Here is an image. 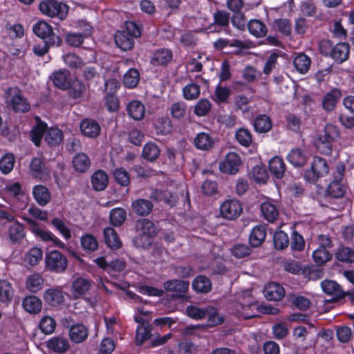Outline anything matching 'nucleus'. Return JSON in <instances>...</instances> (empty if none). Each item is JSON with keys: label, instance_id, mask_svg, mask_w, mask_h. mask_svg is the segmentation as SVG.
<instances>
[{"label": "nucleus", "instance_id": "nucleus-1", "mask_svg": "<svg viewBox=\"0 0 354 354\" xmlns=\"http://www.w3.org/2000/svg\"><path fill=\"white\" fill-rule=\"evenodd\" d=\"M37 124L30 132L32 142L37 147L40 145L41 140L44 136V140L50 146H57L63 140L62 131L58 128L47 129V125L39 117H36Z\"/></svg>", "mask_w": 354, "mask_h": 354}, {"label": "nucleus", "instance_id": "nucleus-2", "mask_svg": "<svg viewBox=\"0 0 354 354\" xmlns=\"http://www.w3.org/2000/svg\"><path fill=\"white\" fill-rule=\"evenodd\" d=\"M319 51L322 55L330 57L341 64L348 58L350 46L348 43L340 42L333 46L330 41L322 40L319 43Z\"/></svg>", "mask_w": 354, "mask_h": 354}, {"label": "nucleus", "instance_id": "nucleus-3", "mask_svg": "<svg viewBox=\"0 0 354 354\" xmlns=\"http://www.w3.org/2000/svg\"><path fill=\"white\" fill-rule=\"evenodd\" d=\"M8 105L16 113H26L30 109L28 100L17 87L9 88L6 91Z\"/></svg>", "mask_w": 354, "mask_h": 354}, {"label": "nucleus", "instance_id": "nucleus-4", "mask_svg": "<svg viewBox=\"0 0 354 354\" xmlns=\"http://www.w3.org/2000/svg\"><path fill=\"white\" fill-rule=\"evenodd\" d=\"M45 264L47 270L55 273H62L68 267V259L60 252L53 250L46 254Z\"/></svg>", "mask_w": 354, "mask_h": 354}, {"label": "nucleus", "instance_id": "nucleus-5", "mask_svg": "<svg viewBox=\"0 0 354 354\" xmlns=\"http://www.w3.org/2000/svg\"><path fill=\"white\" fill-rule=\"evenodd\" d=\"M39 10L50 17H57L63 19L68 13V6L56 0H43L39 3Z\"/></svg>", "mask_w": 354, "mask_h": 354}, {"label": "nucleus", "instance_id": "nucleus-6", "mask_svg": "<svg viewBox=\"0 0 354 354\" xmlns=\"http://www.w3.org/2000/svg\"><path fill=\"white\" fill-rule=\"evenodd\" d=\"M329 168L325 159L315 157L310 169L306 170L304 178L310 183H315L317 180L328 173Z\"/></svg>", "mask_w": 354, "mask_h": 354}, {"label": "nucleus", "instance_id": "nucleus-7", "mask_svg": "<svg viewBox=\"0 0 354 354\" xmlns=\"http://www.w3.org/2000/svg\"><path fill=\"white\" fill-rule=\"evenodd\" d=\"M34 32L47 43L50 44H55L57 46H61L62 39L56 35L52 27L44 21H40L35 24L33 26Z\"/></svg>", "mask_w": 354, "mask_h": 354}, {"label": "nucleus", "instance_id": "nucleus-8", "mask_svg": "<svg viewBox=\"0 0 354 354\" xmlns=\"http://www.w3.org/2000/svg\"><path fill=\"white\" fill-rule=\"evenodd\" d=\"M259 311L258 304L253 301L243 299L235 304L233 314L238 318L248 319L257 317V313Z\"/></svg>", "mask_w": 354, "mask_h": 354}, {"label": "nucleus", "instance_id": "nucleus-9", "mask_svg": "<svg viewBox=\"0 0 354 354\" xmlns=\"http://www.w3.org/2000/svg\"><path fill=\"white\" fill-rule=\"evenodd\" d=\"M24 220L30 225L31 232L39 237L44 241H52L55 246L64 248L66 245L59 239L54 236L50 231L45 230L40 227L39 225L33 219L24 217Z\"/></svg>", "mask_w": 354, "mask_h": 354}, {"label": "nucleus", "instance_id": "nucleus-10", "mask_svg": "<svg viewBox=\"0 0 354 354\" xmlns=\"http://www.w3.org/2000/svg\"><path fill=\"white\" fill-rule=\"evenodd\" d=\"M242 211L241 204L234 199L226 200L220 206V214L227 220L236 219L240 216Z\"/></svg>", "mask_w": 354, "mask_h": 354}, {"label": "nucleus", "instance_id": "nucleus-11", "mask_svg": "<svg viewBox=\"0 0 354 354\" xmlns=\"http://www.w3.org/2000/svg\"><path fill=\"white\" fill-rule=\"evenodd\" d=\"M241 164L240 156L235 152L228 153L225 159L219 162V169L223 174H235Z\"/></svg>", "mask_w": 354, "mask_h": 354}, {"label": "nucleus", "instance_id": "nucleus-12", "mask_svg": "<svg viewBox=\"0 0 354 354\" xmlns=\"http://www.w3.org/2000/svg\"><path fill=\"white\" fill-rule=\"evenodd\" d=\"M92 282L91 280L78 277L75 278L71 284V293L76 299L80 298L85 295L91 289Z\"/></svg>", "mask_w": 354, "mask_h": 354}, {"label": "nucleus", "instance_id": "nucleus-13", "mask_svg": "<svg viewBox=\"0 0 354 354\" xmlns=\"http://www.w3.org/2000/svg\"><path fill=\"white\" fill-rule=\"evenodd\" d=\"M43 298L46 303L53 307L60 306L64 302L62 289L58 286L46 290Z\"/></svg>", "mask_w": 354, "mask_h": 354}, {"label": "nucleus", "instance_id": "nucleus-14", "mask_svg": "<svg viewBox=\"0 0 354 354\" xmlns=\"http://www.w3.org/2000/svg\"><path fill=\"white\" fill-rule=\"evenodd\" d=\"M153 208L151 200L138 198L132 201L131 209L133 214L138 216H146L151 214Z\"/></svg>", "mask_w": 354, "mask_h": 354}, {"label": "nucleus", "instance_id": "nucleus-15", "mask_svg": "<svg viewBox=\"0 0 354 354\" xmlns=\"http://www.w3.org/2000/svg\"><path fill=\"white\" fill-rule=\"evenodd\" d=\"M189 282L180 279H171L163 283V287L167 292L176 293V296L181 297L185 294L189 288Z\"/></svg>", "mask_w": 354, "mask_h": 354}, {"label": "nucleus", "instance_id": "nucleus-16", "mask_svg": "<svg viewBox=\"0 0 354 354\" xmlns=\"http://www.w3.org/2000/svg\"><path fill=\"white\" fill-rule=\"evenodd\" d=\"M321 286L323 291L326 294L332 295L333 297L332 299L333 301H337L346 296V292H344L341 288V286L335 281H323L321 283Z\"/></svg>", "mask_w": 354, "mask_h": 354}, {"label": "nucleus", "instance_id": "nucleus-17", "mask_svg": "<svg viewBox=\"0 0 354 354\" xmlns=\"http://www.w3.org/2000/svg\"><path fill=\"white\" fill-rule=\"evenodd\" d=\"M48 349L57 354L66 353L70 348L68 340L61 336L53 337L46 342Z\"/></svg>", "mask_w": 354, "mask_h": 354}, {"label": "nucleus", "instance_id": "nucleus-18", "mask_svg": "<svg viewBox=\"0 0 354 354\" xmlns=\"http://www.w3.org/2000/svg\"><path fill=\"white\" fill-rule=\"evenodd\" d=\"M68 335L70 339L73 342L80 344L87 339L88 336V329L82 324H75L70 327Z\"/></svg>", "mask_w": 354, "mask_h": 354}, {"label": "nucleus", "instance_id": "nucleus-19", "mask_svg": "<svg viewBox=\"0 0 354 354\" xmlns=\"http://www.w3.org/2000/svg\"><path fill=\"white\" fill-rule=\"evenodd\" d=\"M214 23L209 26V28L213 29V32H219L220 30H216L218 27L220 29H225L229 26L230 15L225 10H216L213 14Z\"/></svg>", "mask_w": 354, "mask_h": 354}, {"label": "nucleus", "instance_id": "nucleus-20", "mask_svg": "<svg viewBox=\"0 0 354 354\" xmlns=\"http://www.w3.org/2000/svg\"><path fill=\"white\" fill-rule=\"evenodd\" d=\"M80 129L86 136L96 138L100 135L101 128L95 120L86 118L82 121Z\"/></svg>", "mask_w": 354, "mask_h": 354}, {"label": "nucleus", "instance_id": "nucleus-21", "mask_svg": "<svg viewBox=\"0 0 354 354\" xmlns=\"http://www.w3.org/2000/svg\"><path fill=\"white\" fill-rule=\"evenodd\" d=\"M264 295L268 300L279 301L284 297L285 290L280 284L272 282L266 287Z\"/></svg>", "mask_w": 354, "mask_h": 354}, {"label": "nucleus", "instance_id": "nucleus-22", "mask_svg": "<svg viewBox=\"0 0 354 354\" xmlns=\"http://www.w3.org/2000/svg\"><path fill=\"white\" fill-rule=\"evenodd\" d=\"M109 183V177L107 174L101 169L95 171L91 176L92 187L95 191L104 190Z\"/></svg>", "mask_w": 354, "mask_h": 354}, {"label": "nucleus", "instance_id": "nucleus-23", "mask_svg": "<svg viewBox=\"0 0 354 354\" xmlns=\"http://www.w3.org/2000/svg\"><path fill=\"white\" fill-rule=\"evenodd\" d=\"M150 198L155 201H163L170 206H174L178 201V196L168 190H153L150 195Z\"/></svg>", "mask_w": 354, "mask_h": 354}, {"label": "nucleus", "instance_id": "nucleus-24", "mask_svg": "<svg viewBox=\"0 0 354 354\" xmlns=\"http://www.w3.org/2000/svg\"><path fill=\"white\" fill-rule=\"evenodd\" d=\"M116 45L123 50H129L133 48L134 45L133 37L126 31H118L115 35Z\"/></svg>", "mask_w": 354, "mask_h": 354}, {"label": "nucleus", "instance_id": "nucleus-25", "mask_svg": "<svg viewBox=\"0 0 354 354\" xmlns=\"http://www.w3.org/2000/svg\"><path fill=\"white\" fill-rule=\"evenodd\" d=\"M135 228L138 234H146L148 236H155L156 234L155 225L152 221L147 218L136 221Z\"/></svg>", "mask_w": 354, "mask_h": 354}, {"label": "nucleus", "instance_id": "nucleus-26", "mask_svg": "<svg viewBox=\"0 0 354 354\" xmlns=\"http://www.w3.org/2000/svg\"><path fill=\"white\" fill-rule=\"evenodd\" d=\"M346 191L345 185L339 179H335L328 185L326 195L334 198H342Z\"/></svg>", "mask_w": 354, "mask_h": 354}, {"label": "nucleus", "instance_id": "nucleus-27", "mask_svg": "<svg viewBox=\"0 0 354 354\" xmlns=\"http://www.w3.org/2000/svg\"><path fill=\"white\" fill-rule=\"evenodd\" d=\"M266 236V227L262 225H257L252 230L249 236V242L252 247L257 248L264 242Z\"/></svg>", "mask_w": 354, "mask_h": 354}, {"label": "nucleus", "instance_id": "nucleus-28", "mask_svg": "<svg viewBox=\"0 0 354 354\" xmlns=\"http://www.w3.org/2000/svg\"><path fill=\"white\" fill-rule=\"evenodd\" d=\"M44 279L37 272H34L26 279V287L31 292L35 293L42 289Z\"/></svg>", "mask_w": 354, "mask_h": 354}, {"label": "nucleus", "instance_id": "nucleus-29", "mask_svg": "<svg viewBox=\"0 0 354 354\" xmlns=\"http://www.w3.org/2000/svg\"><path fill=\"white\" fill-rule=\"evenodd\" d=\"M69 75L70 73L68 71L60 70L53 73L50 78L56 87L65 90L68 88L69 86Z\"/></svg>", "mask_w": 354, "mask_h": 354}, {"label": "nucleus", "instance_id": "nucleus-30", "mask_svg": "<svg viewBox=\"0 0 354 354\" xmlns=\"http://www.w3.org/2000/svg\"><path fill=\"white\" fill-rule=\"evenodd\" d=\"M104 242L111 249L115 250L121 248L122 242L116 231L110 227H106L103 232Z\"/></svg>", "mask_w": 354, "mask_h": 354}, {"label": "nucleus", "instance_id": "nucleus-31", "mask_svg": "<svg viewBox=\"0 0 354 354\" xmlns=\"http://www.w3.org/2000/svg\"><path fill=\"white\" fill-rule=\"evenodd\" d=\"M23 307L29 313L37 314L41 310L42 302L35 295L27 296L23 299Z\"/></svg>", "mask_w": 354, "mask_h": 354}, {"label": "nucleus", "instance_id": "nucleus-32", "mask_svg": "<svg viewBox=\"0 0 354 354\" xmlns=\"http://www.w3.org/2000/svg\"><path fill=\"white\" fill-rule=\"evenodd\" d=\"M214 144L213 138L209 133L205 132L198 133L194 139L196 147L201 150H210L213 148Z\"/></svg>", "mask_w": 354, "mask_h": 354}, {"label": "nucleus", "instance_id": "nucleus-33", "mask_svg": "<svg viewBox=\"0 0 354 354\" xmlns=\"http://www.w3.org/2000/svg\"><path fill=\"white\" fill-rule=\"evenodd\" d=\"M172 52L167 48L157 50L153 55L151 63L154 66L164 65L171 60Z\"/></svg>", "mask_w": 354, "mask_h": 354}, {"label": "nucleus", "instance_id": "nucleus-34", "mask_svg": "<svg viewBox=\"0 0 354 354\" xmlns=\"http://www.w3.org/2000/svg\"><path fill=\"white\" fill-rule=\"evenodd\" d=\"M72 163L75 171L84 173L89 169L91 160L84 153H79L73 157Z\"/></svg>", "mask_w": 354, "mask_h": 354}, {"label": "nucleus", "instance_id": "nucleus-35", "mask_svg": "<svg viewBox=\"0 0 354 354\" xmlns=\"http://www.w3.org/2000/svg\"><path fill=\"white\" fill-rule=\"evenodd\" d=\"M32 194L37 203L44 206L49 203L51 198L50 193L44 185H36L33 187Z\"/></svg>", "mask_w": 354, "mask_h": 354}, {"label": "nucleus", "instance_id": "nucleus-36", "mask_svg": "<svg viewBox=\"0 0 354 354\" xmlns=\"http://www.w3.org/2000/svg\"><path fill=\"white\" fill-rule=\"evenodd\" d=\"M335 257L338 261L342 263H354V249L342 245L335 252Z\"/></svg>", "mask_w": 354, "mask_h": 354}, {"label": "nucleus", "instance_id": "nucleus-37", "mask_svg": "<svg viewBox=\"0 0 354 354\" xmlns=\"http://www.w3.org/2000/svg\"><path fill=\"white\" fill-rule=\"evenodd\" d=\"M192 288L196 292L207 293L212 290V282L204 275L197 276L192 281Z\"/></svg>", "mask_w": 354, "mask_h": 354}, {"label": "nucleus", "instance_id": "nucleus-38", "mask_svg": "<svg viewBox=\"0 0 354 354\" xmlns=\"http://www.w3.org/2000/svg\"><path fill=\"white\" fill-rule=\"evenodd\" d=\"M261 212L263 218L269 223H274L279 216L277 207L270 202H264L261 205Z\"/></svg>", "mask_w": 354, "mask_h": 354}, {"label": "nucleus", "instance_id": "nucleus-39", "mask_svg": "<svg viewBox=\"0 0 354 354\" xmlns=\"http://www.w3.org/2000/svg\"><path fill=\"white\" fill-rule=\"evenodd\" d=\"M249 32L257 38H261L267 34L268 28L266 24L259 19H251L248 23Z\"/></svg>", "mask_w": 354, "mask_h": 354}, {"label": "nucleus", "instance_id": "nucleus-40", "mask_svg": "<svg viewBox=\"0 0 354 354\" xmlns=\"http://www.w3.org/2000/svg\"><path fill=\"white\" fill-rule=\"evenodd\" d=\"M30 169L32 176L35 178H42L46 174V168L41 158H34L30 164Z\"/></svg>", "mask_w": 354, "mask_h": 354}, {"label": "nucleus", "instance_id": "nucleus-41", "mask_svg": "<svg viewBox=\"0 0 354 354\" xmlns=\"http://www.w3.org/2000/svg\"><path fill=\"white\" fill-rule=\"evenodd\" d=\"M254 127L257 132L266 133L272 129L270 118L265 114L258 115L254 120Z\"/></svg>", "mask_w": 354, "mask_h": 354}, {"label": "nucleus", "instance_id": "nucleus-42", "mask_svg": "<svg viewBox=\"0 0 354 354\" xmlns=\"http://www.w3.org/2000/svg\"><path fill=\"white\" fill-rule=\"evenodd\" d=\"M269 169L276 178H281L286 171V165L281 158L276 156L270 160Z\"/></svg>", "mask_w": 354, "mask_h": 354}, {"label": "nucleus", "instance_id": "nucleus-43", "mask_svg": "<svg viewBox=\"0 0 354 354\" xmlns=\"http://www.w3.org/2000/svg\"><path fill=\"white\" fill-rule=\"evenodd\" d=\"M68 88L70 97L74 100L82 97L86 92L84 84L78 80H73L69 83Z\"/></svg>", "mask_w": 354, "mask_h": 354}, {"label": "nucleus", "instance_id": "nucleus-44", "mask_svg": "<svg viewBox=\"0 0 354 354\" xmlns=\"http://www.w3.org/2000/svg\"><path fill=\"white\" fill-rule=\"evenodd\" d=\"M127 111L129 116L136 120H140L145 116V106L139 101L134 100L130 102L127 106Z\"/></svg>", "mask_w": 354, "mask_h": 354}, {"label": "nucleus", "instance_id": "nucleus-45", "mask_svg": "<svg viewBox=\"0 0 354 354\" xmlns=\"http://www.w3.org/2000/svg\"><path fill=\"white\" fill-rule=\"evenodd\" d=\"M341 97V93L338 90H333L330 93H327L323 98L322 106L323 108L327 111H332Z\"/></svg>", "mask_w": 354, "mask_h": 354}, {"label": "nucleus", "instance_id": "nucleus-46", "mask_svg": "<svg viewBox=\"0 0 354 354\" xmlns=\"http://www.w3.org/2000/svg\"><path fill=\"white\" fill-rule=\"evenodd\" d=\"M288 161L295 167L304 166L307 158L304 151L299 148L292 149L288 156Z\"/></svg>", "mask_w": 354, "mask_h": 354}, {"label": "nucleus", "instance_id": "nucleus-47", "mask_svg": "<svg viewBox=\"0 0 354 354\" xmlns=\"http://www.w3.org/2000/svg\"><path fill=\"white\" fill-rule=\"evenodd\" d=\"M160 150L158 145L152 142L147 143L142 150V157L151 162L156 160L160 156Z\"/></svg>", "mask_w": 354, "mask_h": 354}, {"label": "nucleus", "instance_id": "nucleus-48", "mask_svg": "<svg viewBox=\"0 0 354 354\" xmlns=\"http://www.w3.org/2000/svg\"><path fill=\"white\" fill-rule=\"evenodd\" d=\"M127 218L126 210L121 207L114 208L109 213V219L111 225L118 227L123 224Z\"/></svg>", "mask_w": 354, "mask_h": 354}, {"label": "nucleus", "instance_id": "nucleus-49", "mask_svg": "<svg viewBox=\"0 0 354 354\" xmlns=\"http://www.w3.org/2000/svg\"><path fill=\"white\" fill-rule=\"evenodd\" d=\"M14 295V289L10 282L6 280H0V301L10 302Z\"/></svg>", "mask_w": 354, "mask_h": 354}, {"label": "nucleus", "instance_id": "nucleus-50", "mask_svg": "<svg viewBox=\"0 0 354 354\" xmlns=\"http://www.w3.org/2000/svg\"><path fill=\"white\" fill-rule=\"evenodd\" d=\"M151 326L149 324H145L144 326H138L136 344V345H142L145 341L149 339L151 337Z\"/></svg>", "mask_w": 354, "mask_h": 354}, {"label": "nucleus", "instance_id": "nucleus-51", "mask_svg": "<svg viewBox=\"0 0 354 354\" xmlns=\"http://www.w3.org/2000/svg\"><path fill=\"white\" fill-rule=\"evenodd\" d=\"M25 236L24 225L16 221L9 228V237L12 243L21 241Z\"/></svg>", "mask_w": 354, "mask_h": 354}, {"label": "nucleus", "instance_id": "nucleus-52", "mask_svg": "<svg viewBox=\"0 0 354 354\" xmlns=\"http://www.w3.org/2000/svg\"><path fill=\"white\" fill-rule=\"evenodd\" d=\"M310 59L304 53H300L294 59V65L296 69L301 73H306L310 66Z\"/></svg>", "mask_w": 354, "mask_h": 354}, {"label": "nucleus", "instance_id": "nucleus-53", "mask_svg": "<svg viewBox=\"0 0 354 354\" xmlns=\"http://www.w3.org/2000/svg\"><path fill=\"white\" fill-rule=\"evenodd\" d=\"M332 254H330L327 249L318 248L313 253V258L315 262L319 266H322L330 261L332 259Z\"/></svg>", "mask_w": 354, "mask_h": 354}, {"label": "nucleus", "instance_id": "nucleus-54", "mask_svg": "<svg viewBox=\"0 0 354 354\" xmlns=\"http://www.w3.org/2000/svg\"><path fill=\"white\" fill-rule=\"evenodd\" d=\"M15 158L12 153H6L0 159V170L4 174H9L14 167Z\"/></svg>", "mask_w": 354, "mask_h": 354}, {"label": "nucleus", "instance_id": "nucleus-55", "mask_svg": "<svg viewBox=\"0 0 354 354\" xmlns=\"http://www.w3.org/2000/svg\"><path fill=\"white\" fill-rule=\"evenodd\" d=\"M332 142L333 141L321 136L315 140V146L321 153L328 156L332 153Z\"/></svg>", "mask_w": 354, "mask_h": 354}, {"label": "nucleus", "instance_id": "nucleus-56", "mask_svg": "<svg viewBox=\"0 0 354 354\" xmlns=\"http://www.w3.org/2000/svg\"><path fill=\"white\" fill-rule=\"evenodd\" d=\"M274 246L277 250H283L289 245V239L286 233L283 231L276 232L273 236Z\"/></svg>", "mask_w": 354, "mask_h": 354}, {"label": "nucleus", "instance_id": "nucleus-57", "mask_svg": "<svg viewBox=\"0 0 354 354\" xmlns=\"http://www.w3.org/2000/svg\"><path fill=\"white\" fill-rule=\"evenodd\" d=\"M39 327L42 333L48 335L54 332L56 327L55 319L50 316H44L39 322Z\"/></svg>", "mask_w": 354, "mask_h": 354}, {"label": "nucleus", "instance_id": "nucleus-58", "mask_svg": "<svg viewBox=\"0 0 354 354\" xmlns=\"http://www.w3.org/2000/svg\"><path fill=\"white\" fill-rule=\"evenodd\" d=\"M140 80V75L137 70L131 68L124 75L123 83L128 88H134Z\"/></svg>", "mask_w": 354, "mask_h": 354}, {"label": "nucleus", "instance_id": "nucleus-59", "mask_svg": "<svg viewBox=\"0 0 354 354\" xmlns=\"http://www.w3.org/2000/svg\"><path fill=\"white\" fill-rule=\"evenodd\" d=\"M207 314L208 317V323L209 326H216L221 324L224 322V317L220 315L217 310L212 306L206 308Z\"/></svg>", "mask_w": 354, "mask_h": 354}, {"label": "nucleus", "instance_id": "nucleus-60", "mask_svg": "<svg viewBox=\"0 0 354 354\" xmlns=\"http://www.w3.org/2000/svg\"><path fill=\"white\" fill-rule=\"evenodd\" d=\"M273 27L285 36H289L291 34V23L286 19H279L275 20L273 24Z\"/></svg>", "mask_w": 354, "mask_h": 354}, {"label": "nucleus", "instance_id": "nucleus-61", "mask_svg": "<svg viewBox=\"0 0 354 354\" xmlns=\"http://www.w3.org/2000/svg\"><path fill=\"white\" fill-rule=\"evenodd\" d=\"M63 60L66 65L71 68H79L84 66L82 59L75 53H67L63 56Z\"/></svg>", "mask_w": 354, "mask_h": 354}, {"label": "nucleus", "instance_id": "nucleus-62", "mask_svg": "<svg viewBox=\"0 0 354 354\" xmlns=\"http://www.w3.org/2000/svg\"><path fill=\"white\" fill-rule=\"evenodd\" d=\"M113 176L116 182L123 187L127 186L130 183V175L122 167L115 169L113 171Z\"/></svg>", "mask_w": 354, "mask_h": 354}, {"label": "nucleus", "instance_id": "nucleus-63", "mask_svg": "<svg viewBox=\"0 0 354 354\" xmlns=\"http://www.w3.org/2000/svg\"><path fill=\"white\" fill-rule=\"evenodd\" d=\"M82 247L87 251H95L98 248L96 239L91 234H84L81 238Z\"/></svg>", "mask_w": 354, "mask_h": 354}, {"label": "nucleus", "instance_id": "nucleus-64", "mask_svg": "<svg viewBox=\"0 0 354 354\" xmlns=\"http://www.w3.org/2000/svg\"><path fill=\"white\" fill-rule=\"evenodd\" d=\"M211 107V103L208 100L201 99L196 104L194 112L198 116H204L209 113Z\"/></svg>", "mask_w": 354, "mask_h": 354}]
</instances>
